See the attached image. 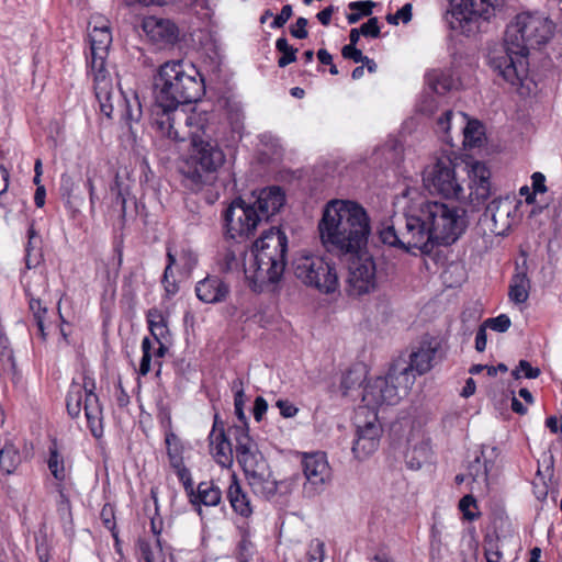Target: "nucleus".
I'll list each match as a JSON object with an SVG mask.
<instances>
[{
	"mask_svg": "<svg viewBox=\"0 0 562 562\" xmlns=\"http://www.w3.org/2000/svg\"><path fill=\"white\" fill-rule=\"evenodd\" d=\"M247 482L252 493L263 499L272 498L278 490L284 485L283 481H278L273 476L272 471L250 477Z\"/></svg>",
	"mask_w": 562,
	"mask_h": 562,
	"instance_id": "bb28decb",
	"label": "nucleus"
},
{
	"mask_svg": "<svg viewBox=\"0 0 562 562\" xmlns=\"http://www.w3.org/2000/svg\"><path fill=\"white\" fill-rule=\"evenodd\" d=\"M94 24L89 30L90 57L88 64L94 82L95 97L100 103L101 112L112 117L115 104L121 117L130 128L133 123L139 122L142 117V105L137 94L130 98L121 90L113 87L106 69V58L112 44V34L105 21L93 20Z\"/></svg>",
	"mask_w": 562,
	"mask_h": 562,
	"instance_id": "20e7f679",
	"label": "nucleus"
},
{
	"mask_svg": "<svg viewBox=\"0 0 562 562\" xmlns=\"http://www.w3.org/2000/svg\"><path fill=\"white\" fill-rule=\"evenodd\" d=\"M355 425L357 430L352 452L358 459L368 458L378 449L382 435L376 411L359 407L356 412Z\"/></svg>",
	"mask_w": 562,
	"mask_h": 562,
	"instance_id": "2eb2a0df",
	"label": "nucleus"
},
{
	"mask_svg": "<svg viewBox=\"0 0 562 562\" xmlns=\"http://www.w3.org/2000/svg\"><path fill=\"white\" fill-rule=\"evenodd\" d=\"M363 36L376 38L380 36V26L378 18H370L368 22L360 26Z\"/></svg>",
	"mask_w": 562,
	"mask_h": 562,
	"instance_id": "8fccbe9b",
	"label": "nucleus"
},
{
	"mask_svg": "<svg viewBox=\"0 0 562 562\" xmlns=\"http://www.w3.org/2000/svg\"><path fill=\"white\" fill-rule=\"evenodd\" d=\"M210 452L215 462L222 468H231L234 462L235 440L225 430L218 414L214 416L212 430L209 435Z\"/></svg>",
	"mask_w": 562,
	"mask_h": 562,
	"instance_id": "aec40b11",
	"label": "nucleus"
},
{
	"mask_svg": "<svg viewBox=\"0 0 562 562\" xmlns=\"http://www.w3.org/2000/svg\"><path fill=\"white\" fill-rule=\"evenodd\" d=\"M546 426L552 434L562 432V423H559L555 416H550L546 419Z\"/></svg>",
	"mask_w": 562,
	"mask_h": 562,
	"instance_id": "774afa93",
	"label": "nucleus"
},
{
	"mask_svg": "<svg viewBox=\"0 0 562 562\" xmlns=\"http://www.w3.org/2000/svg\"><path fill=\"white\" fill-rule=\"evenodd\" d=\"M412 4L406 3L400 10L396 11V14L403 23H408L412 20Z\"/></svg>",
	"mask_w": 562,
	"mask_h": 562,
	"instance_id": "338daca9",
	"label": "nucleus"
},
{
	"mask_svg": "<svg viewBox=\"0 0 562 562\" xmlns=\"http://www.w3.org/2000/svg\"><path fill=\"white\" fill-rule=\"evenodd\" d=\"M165 441L170 465H179L183 462V445L180 438L173 432H168Z\"/></svg>",
	"mask_w": 562,
	"mask_h": 562,
	"instance_id": "c9c22d12",
	"label": "nucleus"
},
{
	"mask_svg": "<svg viewBox=\"0 0 562 562\" xmlns=\"http://www.w3.org/2000/svg\"><path fill=\"white\" fill-rule=\"evenodd\" d=\"M429 88L438 94H445L453 86V78L449 70L435 69L427 74Z\"/></svg>",
	"mask_w": 562,
	"mask_h": 562,
	"instance_id": "473e14b6",
	"label": "nucleus"
},
{
	"mask_svg": "<svg viewBox=\"0 0 562 562\" xmlns=\"http://www.w3.org/2000/svg\"><path fill=\"white\" fill-rule=\"evenodd\" d=\"M341 54L345 58L351 59L355 63H362L364 55L360 49L353 45H346L342 47Z\"/></svg>",
	"mask_w": 562,
	"mask_h": 562,
	"instance_id": "5fc2aeb1",
	"label": "nucleus"
},
{
	"mask_svg": "<svg viewBox=\"0 0 562 562\" xmlns=\"http://www.w3.org/2000/svg\"><path fill=\"white\" fill-rule=\"evenodd\" d=\"M233 390L235 391L234 394V411L237 419L239 420L238 425H233L228 427V434L234 439V435L232 434V430L234 428H244L246 429V434H249L247 417L244 412L245 406V393L243 387V381L237 379L233 382Z\"/></svg>",
	"mask_w": 562,
	"mask_h": 562,
	"instance_id": "c756f323",
	"label": "nucleus"
},
{
	"mask_svg": "<svg viewBox=\"0 0 562 562\" xmlns=\"http://www.w3.org/2000/svg\"><path fill=\"white\" fill-rule=\"evenodd\" d=\"M302 467L306 479L304 492L308 496L318 495L330 481V468L325 453L315 452L305 454Z\"/></svg>",
	"mask_w": 562,
	"mask_h": 562,
	"instance_id": "6ab92c4d",
	"label": "nucleus"
},
{
	"mask_svg": "<svg viewBox=\"0 0 562 562\" xmlns=\"http://www.w3.org/2000/svg\"><path fill=\"white\" fill-rule=\"evenodd\" d=\"M325 557V543L319 539H313L307 550L308 562H323Z\"/></svg>",
	"mask_w": 562,
	"mask_h": 562,
	"instance_id": "de8ad7c7",
	"label": "nucleus"
},
{
	"mask_svg": "<svg viewBox=\"0 0 562 562\" xmlns=\"http://www.w3.org/2000/svg\"><path fill=\"white\" fill-rule=\"evenodd\" d=\"M430 458V448L428 443L422 442L414 446L406 453V463L413 470H418Z\"/></svg>",
	"mask_w": 562,
	"mask_h": 562,
	"instance_id": "f704fd0d",
	"label": "nucleus"
},
{
	"mask_svg": "<svg viewBox=\"0 0 562 562\" xmlns=\"http://www.w3.org/2000/svg\"><path fill=\"white\" fill-rule=\"evenodd\" d=\"M0 361L3 369L14 370L15 369V359L13 356V351L10 348V342L8 337L0 331Z\"/></svg>",
	"mask_w": 562,
	"mask_h": 562,
	"instance_id": "ea45409f",
	"label": "nucleus"
},
{
	"mask_svg": "<svg viewBox=\"0 0 562 562\" xmlns=\"http://www.w3.org/2000/svg\"><path fill=\"white\" fill-rule=\"evenodd\" d=\"M464 144L469 147H475L482 140V125L477 121H469L463 128Z\"/></svg>",
	"mask_w": 562,
	"mask_h": 562,
	"instance_id": "58836bf2",
	"label": "nucleus"
},
{
	"mask_svg": "<svg viewBox=\"0 0 562 562\" xmlns=\"http://www.w3.org/2000/svg\"><path fill=\"white\" fill-rule=\"evenodd\" d=\"M407 212L422 252L431 251L434 244H453L465 229V211L454 205L422 200Z\"/></svg>",
	"mask_w": 562,
	"mask_h": 562,
	"instance_id": "423d86ee",
	"label": "nucleus"
},
{
	"mask_svg": "<svg viewBox=\"0 0 562 562\" xmlns=\"http://www.w3.org/2000/svg\"><path fill=\"white\" fill-rule=\"evenodd\" d=\"M414 385V378L409 373L400 372V362H395L385 376H379L369 382L361 392L364 405L375 411L376 406L395 405Z\"/></svg>",
	"mask_w": 562,
	"mask_h": 562,
	"instance_id": "1a4fd4ad",
	"label": "nucleus"
},
{
	"mask_svg": "<svg viewBox=\"0 0 562 562\" xmlns=\"http://www.w3.org/2000/svg\"><path fill=\"white\" fill-rule=\"evenodd\" d=\"M101 518H102L104 526L109 530L113 531V529L115 528V521H114V515H113L112 508L103 507V509L101 512Z\"/></svg>",
	"mask_w": 562,
	"mask_h": 562,
	"instance_id": "0e129e2a",
	"label": "nucleus"
},
{
	"mask_svg": "<svg viewBox=\"0 0 562 562\" xmlns=\"http://www.w3.org/2000/svg\"><path fill=\"white\" fill-rule=\"evenodd\" d=\"M469 178L470 193L467 195L457 175L456 165L447 156L437 158L423 172V183L431 194L468 202L475 210L491 195V171L485 164L475 161L470 166Z\"/></svg>",
	"mask_w": 562,
	"mask_h": 562,
	"instance_id": "39448f33",
	"label": "nucleus"
},
{
	"mask_svg": "<svg viewBox=\"0 0 562 562\" xmlns=\"http://www.w3.org/2000/svg\"><path fill=\"white\" fill-rule=\"evenodd\" d=\"M143 29L153 42L161 45L173 44L179 36L177 25L170 20L150 16L144 21Z\"/></svg>",
	"mask_w": 562,
	"mask_h": 562,
	"instance_id": "4be33fe9",
	"label": "nucleus"
},
{
	"mask_svg": "<svg viewBox=\"0 0 562 562\" xmlns=\"http://www.w3.org/2000/svg\"><path fill=\"white\" fill-rule=\"evenodd\" d=\"M94 380L85 374L82 384L72 383L67 395V412L72 418L85 411L88 427L94 438L103 436V409L98 395L94 393Z\"/></svg>",
	"mask_w": 562,
	"mask_h": 562,
	"instance_id": "9d476101",
	"label": "nucleus"
},
{
	"mask_svg": "<svg viewBox=\"0 0 562 562\" xmlns=\"http://www.w3.org/2000/svg\"><path fill=\"white\" fill-rule=\"evenodd\" d=\"M379 237L383 244L391 247L406 251L419 250L418 238L408 212L403 217L392 218L390 222L382 223L379 229Z\"/></svg>",
	"mask_w": 562,
	"mask_h": 562,
	"instance_id": "f3484780",
	"label": "nucleus"
},
{
	"mask_svg": "<svg viewBox=\"0 0 562 562\" xmlns=\"http://www.w3.org/2000/svg\"><path fill=\"white\" fill-rule=\"evenodd\" d=\"M190 502L196 506H217L222 501V492L212 481L199 483L193 495H189Z\"/></svg>",
	"mask_w": 562,
	"mask_h": 562,
	"instance_id": "cd10ccee",
	"label": "nucleus"
},
{
	"mask_svg": "<svg viewBox=\"0 0 562 562\" xmlns=\"http://www.w3.org/2000/svg\"><path fill=\"white\" fill-rule=\"evenodd\" d=\"M442 531L438 525L431 527L430 533V557L432 560H441L442 558Z\"/></svg>",
	"mask_w": 562,
	"mask_h": 562,
	"instance_id": "37998d69",
	"label": "nucleus"
},
{
	"mask_svg": "<svg viewBox=\"0 0 562 562\" xmlns=\"http://www.w3.org/2000/svg\"><path fill=\"white\" fill-rule=\"evenodd\" d=\"M362 382H363V376L360 372H358L356 370H348L344 374V376L341 379V384H340L344 395H348L349 391H351L356 387H360L362 385Z\"/></svg>",
	"mask_w": 562,
	"mask_h": 562,
	"instance_id": "a19ab883",
	"label": "nucleus"
},
{
	"mask_svg": "<svg viewBox=\"0 0 562 562\" xmlns=\"http://www.w3.org/2000/svg\"><path fill=\"white\" fill-rule=\"evenodd\" d=\"M292 265L295 277L305 285L325 294L334 293L339 289L336 266L323 256L302 252L294 258Z\"/></svg>",
	"mask_w": 562,
	"mask_h": 562,
	"instance_id": "9b49d317",
	"label": "nucleus"
},
{
	"mask_svg": "<svg viewBox=\"0 0 562 562\" xmlns=\"http://www.w3.org/2000/svg\"><path fill=\"white\" fill-rule=\"evenodd\" d=\"M277 406L280 409V414L285 417L290 418L296 415L299 412L297 407H295L290 401L288 400H279L277 402Z\"/></svg>",
	"mask_w": 562,
	"mask_h": 562,
	"instance_id": "4d7b16f0",
	"label": "nucleus"
},
{
	"mask_svg": "<svg viewBox=\"0 0 562 562\" xmlns=\"http://www.w3.org/2000/svg\"><path fill=\"white\" fill-rule=\"evenodd\" d=\"M540 373V369L532 367L527 360H520L518 366L512 371V375L515 380H519L521 376L526 379H537Z\"/></svg>",
	"mask_w": 562,
	"mask_h": 562,
	"instance_id": "79ce46f5",
	"label": "nucleus"
},
{
	"mask_svg": "<svg viewBox=\"0 0 562 562\" xmlns=\"http://www.w3.org/2000/svg\"><path fill=\"white\" fill-rule=\"evenodd\" d=\"M348 261L346 292L350 296H361L373 291L376 286V267L368 249L358 254L338 256Z\"/></svg>",
	"mask_w": 562,
	"mask_h": 562,
	"instance_id": "4468645a",
	"label": "nucleus"
},
{
	"mask_svg": "<svg viewBox=\"0 0 562 562\" xmlns=\"http://www.w3.org/2000/svg\"><path fill=\"white\" fill-rule=\"evenodd\" d=\"M187 138L191 139L192 153L191 161L195 169L190 177L196 183L203 182V172H215L225 162V155L217 144L218 122L215 112L206 114V124H184L182 125Z\"/></svg>",
	"mask_w": 562,
	"mask_h": 562,
	"instance_id": "6e6552de",
	"label": "nucleus"
},
{
	"mask_svg": "<svg viewBox=\"0 0 562 562\" xmlns=\"http://www.w3.org/2000/svg\"><path fill=\"white\" fill-rule=\"evenodd\" d=\"M276 49L282 54L278 60V66L280 68H284L296 60L297 49L292 47L285 37L277 40Z\"/></svg>",
	"mask_w": 562,
	"mask_h": 562,
	"instance_id": "4c0bfd02",
	"label": "nucleus"
},
{
	"mask_svg": "<svg viewBox=\"0 0 562 562\" xmlns=\"http://www.w3.org/2000/svg\"><path fill=\"white\" fill-rule=\"evenodd\" d=\"M487 337H486V327L481 325L476 331L475 336V349L479 352H482L486 348Z\"/></svg>",
	"mask_w": 562,
	"mask_h": 562,
	"instance_id": "052dcab7",
	"label": "nucleus"
},
{
	"mask_svg": "<svg viewBox=\"0 0 562 562\" xmlns=\"http://www.w3.org/2000/svg\"><path fill=\"white\" fill-rule=\"evenodd\" d=\"M494 11L492 0H451L446 21L451 30L470 35L490 20Z\"/></svg>",
	"mask_w": 562,
	"mask_h": 562,
	"instance_id": "ddd939ff",
	"label": "nucleus"
},
{
	"mask_svg": "<svg viewBox=\"0 0 562 562\" xmlns=\"http://www.w3.org/2000/svg\"><path fill=\"white\" fill-rule=\"evenodd\" d=\"M553 29V22L544 13L517 14L506 29L503 48L490 57L491 68L512 86L520 85L527 76L529 49L546 44Z\"/></svg>",
	"mask_w": 562,
	"mask_h": 562,
	"instance_id": "f03ea898",
	"label": "nucleus"
},
{
	"mask_svg": "<svg viewBox=\"0 0 562 562\" xmlns=\"http://www.w3.org/2000/svg\"><path fill=\"white\" fill-rule=\"evenodd\" d=\"M510 318L506 314H501L496 317L487 318L483 325L492 330L505 333L510 327Z\"/></svg>",
	"mask_w": 562,
	"mask_h": 562,
	"instance_id": "49530a36",
	"label": "nucleus"
},
{
	"mask_svg": "<svg viewBox=\"0 0 562 562\" xmlns=\"http://www.w3.org/2000/svg\"><path fill=\"white\" fill-rule=\"evenodd\" d=\"M530 288V279L528 278L526 265L517 266L509 284V300L516 304L525 303L529 297Z\"/></svg>",
	"mask_w": 562,
	"mask_h": 562,
	"instance_id": "a878e982",
	"label": "nucleus"
},
{
	"mask_svg": "<svg viewBox=\"0 0 562 562\" xmlns=\"http://www.w3.org/2000/svg\"><path fill=\"white\" fill-rule=\"evenodd\" d=\"M293 10L290 4L283 5L281 9V12L274 18V20L271 23L272 29H280L282 27L292 16Z\"/></svg>",
	"mask_w": 562,
	"mask_h": 562,
	"instance_id": "864d4df0",
	"label": "nucleus"
},
{
	"mask_svg": "<svg viewBox=\"0 0 562 562\" xmlns=\"http://www.w3.org/2000/svg\"><path fill=\"white\" fill-rule=\"evenodd\" d=\"M267 411H268L267 401L261 396L256 397L255 403H254V409H252L255 420L260 422L262 419L263 415L267 413Z\"/></svg>",
	"mask_w": 562,
	"mask_h": 562,
	"instance_id": "6e6d98bb",
	"label": "nucleus"
},
{
	"mask_svg": "<svg viewBox=\"0 0 562 562\" xmlns=\"http://www.w3.org/2000/svg\"><path fill=\"white\" fill-rule=\"evenodd\" d=\"M471 507H476V499L470 494L464 495L459 502V509L469 521H473L480 516V513L472 512Z\"/></svg>",
	"mask_w": 562,
	"mask_h": 562,
	"instance_id": "a18cd8bd",
	"label": "nucleus"
},
{
	"mask_svg": "<svg viewBox=\"0 0 562 562\" xmlns=\"http://www.w3.org/2000/svg\"><path fill=\"white\" fill-rule=\"evenodd\" d=\"M288 237L279 228L265 231L250 247L243 270L254 290L278 282L286 266Z\"/></svg>",
	"mask_w": 562,
	"mask_h": 562,
	"instance_id": "0eeeda50",
	"label": "nucleus"
},
{
	"mask_svg": "<svg viewBox=\"0 0 562 562\" xmlns=\"http://www.w3.org/2000/svg\"><path fill=\"white\" fill-rule=\"evenodd\" d=\"M227 499L234 513L243 518H249L254 514V507L248 494L241 487V484L235 474L231 477L227 488Z\"/></svg>",
	"mask_w": 562,
	"mask_h": 562,
	"instance_id": "393cba45",
	"label": "nucleus"
},
{
	"mask_svg": "<svg viewBox=\"0 0 562 562\" xmlns=\"http://www.w3.org/2000/svg\"><path fill=\"white\" fill-rule=\"evenodd\" d=\"M22 462L20 450L12 443L5 442L0 450V472L13 474Z\"/></svg>",
	"mask_w": 562,
	"mask_h": 562,
	"instance_id": "7c9ffc66",
	"label": "nucleus"
},
{
	"mask_svg": "<svg viewBox=\"0 0 562 562\" xmlns=\"http://www.w3.org/2000/svg\"><path fill=\"white\" fill-rule=\"evenodd\" d=\"M452 111H446L437 121L438 128L445 133H447L450 128V120L452 116Z\"/></svg>",
	"mask_w": 562,
	"mask_h": 562,
	"instance_id": "69168bd1",
	"label": "nucleus"
},
{
	"mask_svg": "<svg viewBox=\"0 0 562 562\" xmlns=\"http://www.w3.org/2000/svg\"><path fill=\"white\" fill-rule=\"evenodd\" d=\"M170 274L171 272L169 271V268H166L162 277V284L168 296L173 295L178 292L177 283L175 282V280L169 279Z\"/></svg>",
	"mask_w": 562,
	"mask_h": 562,
	"instance_id": "13d9d810",
	"label": "nucleus"
},
{
	"mask_svg": "<svg viewBox=\"0 0 562 562\" xmlns=\"http://www.w3.org/2000/svg\"><path fill=\"white\" fill-rule=\"evenodd\" d=\"M205 92L204 80L198 69L182 60L162 64L154 77L155 103L153 126L161 136L175 142L186 140L184 124H206L207 111L194 108L190 113L179 106L199 101Z\"/></svg>",
	"mask_w": 562,
	"mask_h": 562,
	"instance_id": "f257e3e1",
	"label": "nucleus"
},
{
	"mask_svg": "<svg viewBox=\"0 0 562 562\" xmlns=\"http://www.w3.org/2000/svg\"><path fill=\"white\" fill-rule=\"evenodd\" d=\"M532 189L537 193H544L547 191L546 177L541 172H533L531 176Z\"/></svg>",
	"mask_w": 562,
	"mask_h": 562,
	"instance_id": "bf43d9fd",
	"label": "nucleus"
},
{
	"mask_svg": "<svg viewBox=\"0 0 562 562\" xmlns=\"http://www.w3.org/2000/svg\"><path fill=\"white\" fill-rule=\"evenodd\" d=\"M307 19L301 16L296 20L295 24L290 27V33L293 37L303 40L306 38L308 33L306 30L307 26Z\"/></svg>",
	"mask_w": 562,
	"mask_h": 562,
	"instance_id": "3c124183",
	"label": "nucleus"
},
{
	"mask_svg": "<svg viewBox=\"0 0 562 562\" xmlns=\"http://www.w3.org/2000/svg\"><path fill=\"white\" fill-rule=\"evenodd\" d=\"M516 207L510 200L496 198L487 204L480 217V224L496 236H505L514 223Z\"/></svg>",
	"mask_w": 562,
	"mask_h": 562,
	"instance_id": "a211bd4d",
	"label": "nucleus"
},
{
	"mask_svg": "<svg viewBox=\"0 0 562 562\" xmlns=\"http://www.w3.org/2000/svg\"><path fill=\"white\" fill-rule=\"evenodd\" d=\"M26 295L29 297V307H30V311H31V313L33 315V319L36 321L37 316H40L42 318H45L46 313H47V308L42 305L40 300H36L33 296H31L29 291H26Z\"/></svg>",
	"mask_w": 562,
	"mask_h": 562,
	"instance_id": "603ef678",
	"label": "nucleus"
},
{
	"mask_svg": "<svg viewBox=\"0 0 562 562\" xmlns=\"http://www.w3.org/2000/svg\"><path fill=\"white\" fill-rule=\"evenodd\" d=\"M235 440L236 460L241 467L247 480L259 474L271 471L269 463L258 450V446L244 428H234L232 430Z\"/></svg>",
	"mask_w": 562,
	"mask_h": 562,
	"instance_id": "dca6fc26",
	"label": "nucleus"
},
{
	"mask_svg": "<svg viewBox=\"0 0 562 562\" xmlns=\"http://www.w3.org/2000/svg\"><path fill=\"white\" fill-rule=\"evenodd\" d=\"M146 318L154 339L156 341H169L170 331L164 313L154 307L148 310Z\"/></svg>",
	"mask_w": 562,
	"mask_h": 562,
	"instance_id": "c85d7f7f",
	"label": "nucleus"
},
{
	"mask_svg": "<svg viewBox=\"0 0 562 562\" xmlns=\"http://www.w3.org/2000/svg\"><path fill=\"white\" fill-rule=\"evenodd\" d=\"M223 220L225 239L244 244L255 235L262 215L258 213L255 205L237 198L224 211Z\"/></svg>",
	"mask_w": 562,
	"mask_h": 562,
	"instance_id": "f8f14e48",
	"label": "nucleus"
},
{
	"mask_svg": "<svg viewBox=\"0 0 562 562\" xmlns=\"http://www.w3.org/2000/svg\"><path fill=\"white\" fill-rule=\"evenodd\" d=\"M137 550L139 553V562H155L153 547L148 540L139 538L137 540Z\"/></svg>",
	"mask_w": 562,
	"mask_h": 562,
	"instance_id": "09e8293b",
	"label": "nucleus"
},
{
	"mask_svg": "<svg viewBox=\"0 0 562 562\" xmlns=\"http://www.w3.org/2000/svg\"><path fill=\"white\" fill-rule=\"evenodd\" d=\"M171 468L176 471L178 479L183 484L184 491L187 492L188 496L193 495L194 487L191 477V472L184 465V462L179 463V465H172Z\"/></svg>",
	"mask_w": 562,
	"mask_h": 562,
	"instance_id": "c03bdc74",
	"label": "nucleus"
},
{
	"mask_svg": "<svg viewBox=\"0 0 562 562\" xmlns=\"http://www.w3.org/2000/svg\"><path fill=\"white\" fill-rule=\"evenodd\" d=\"M229 293V284L217 276H207L195 285L198 299L206 304L222 303L226 301Z\"/></svg>",
	"mask_w": 562,
	"mask_h": 562,
	"instance_id": "412c9836",
	"label": "nucleus"
},
{
	"mask_svg": "<svg viewBox=\"0 0 562 562\" xmlns=\"http://www.w3.org/2000/svg\"><path fill=\"white\" fill-rule=\"evenodd\" d=\"M322 246L330 254H358L368 246L371 221L357 201L333 199L326 202L317 224Z\"/></svg>",
	"mask_w": 562,
	"mask_h": 562,
	"instance_id": "7ed1b4c3",
	"label": "nucleus"
},
{
	"mask_svg": "<svg viewBox=\"0 0 562 562\" xmlns=\"http://www.w3.org/2000/svg\"><path fill=\"white\" fill-rule=\"evenodd\" d=\"M435 355V348L430 345H422L416 351L411 353L408 364L404 361H397L400 362V372L409 373L415 381L416 375H422L431 369Z\"/></svg>",
	"mask_w": 562,
	"mask_h": 562,
	"instance_id": "5701e85b",
	"label": "nucleus"
},
{
	"mask_svg": "<svg viewBox=\"0 0 562 562\" xmlns=\"http://www.w3.org/2000/svg\"><path fill=\"white\" fill-rule=\"evenodd\" d=\"M250 203L255 205L258 213L262 215V220H268L284 205L285 194L279 187H269L262 189L257 199Z\"/></svg>",
	"mask_w": 562,
	"mask_h": 562,
	"instance_id": "b1692460",
	"label": "nucleus"
},
{
	"mask_svg": "<svg viewBox=\"0 0 562 562\" xmlns=\"http://www.w3.org/2000/svg\"><path fill=\"white\" fill-rule=\"evenodd\" d=\"M348 7L352 12L347 15V21L349 24H356L362 16H369L372 14L375 3L371 0L355 1L350 2Z\"/></svg>",
	"mask_w": 562,
	"mask_h": 562,
	"instance_id": "e433bc0d",
	"label": "nucleus"
},
{
	"mask_svg": "<svg viewBox=\"0 0 562 562\" xmlns=\"http://www.w3.org/2000/svg\"><path fill=\"white\" fill-rule=\"evenodd\" d=\"M36 553L41 562L49 561L48 547L45 538L41 541L36 539Z\"/></svg>",
	"mask_w": 562,
	"mask_h": 562,
	"instance_id": "680f3d73",
	"label": "nucleus"
},
{
	"mask_svg": "<svg viewBox=\"0 0 562 562\" xmlns=\"http://www.w3.org/2000/svg\"><path fill=\"white\" fill-rule=\"evenodd\" d=\"M237 248L228 247L223 254L222 259L220 260L221 270L224 272H233L237 271L240 268L239 258L243 256V260L245 258H249L247 256V246L243 244H237Z\"/></svg>",
	"mask_w": 562,
	"mask_h": 562,
	"instance_id": "2f4dec72",
	"label": "nucleus"
},
{
	"mask_svg": "<svg viewBox=\"0 0 562 562\" xmlns=\"http://www.w3.org/2000/svg\"><path fill=\"white\" fill-rule=\"evenodd\" d=\"M229 120H231L233 130L235 132H240V130L243 128V120H244V115H243L241 111L239 109L232 111L229 114Z\"/></svg>",
	"mask_w": 562,
	"mask_h": 562,
	"instance_id": "e2e57ef3",
	"label": "nucleus"
},
{
	"mask_svg": "<svg viewBox=\"0 0 562 562\" xmlns=\"http://www.w3.org/2000/svg\"><path fill=\"white\" fill-rule=\"evenodd\" d=\"M49 458L47 461L52 475L59 482L66 479V468L63 456L58 451L57 442L54 440L48 448Z\"/></svg>",
	"mask_w": 562,
	"mask_h": 562,
	"instance_id": "72a5a7b5",
	"label": "nucleus"
}]
</instances>
